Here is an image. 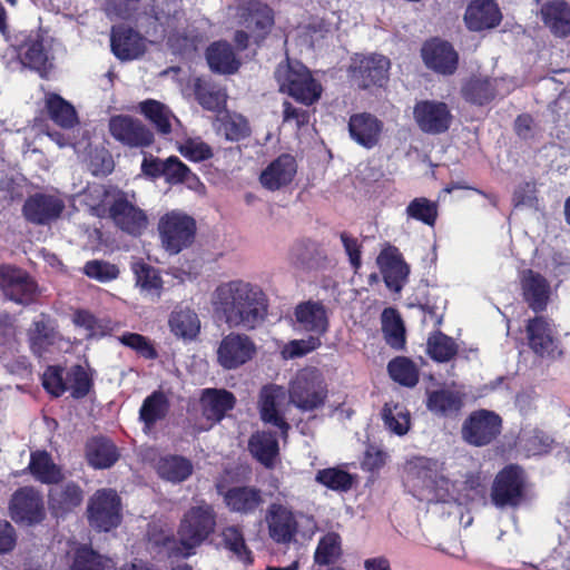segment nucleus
Here are the masks:
<instances>
[{
	"mask_svg": "<svg viewBox=\"0 0 570 570\" xmlns=\"http://www.w3.org/2000/svg\"><path fill=\"white\" fill-rule=\"evenodd\" d=\"M266 522L269 535L275 542L286 544L294 540L298 524L287 508L273 503L267 511Z\"/></svg>",
	"mask_w": 570,
	"mask_h": 570,
	"instance_id": "a878e982",
	"label": "nucleus"
},
{
	"mask_svg": "<svg viewBox=\"0 0 570 570\" xmlns=\"http://www.w3.org/2000/svg\"><path fill=\"white\" fill-rule=\"evenodd\" d=\"M139 110L150 122L155 125L159 132H170L171 114L165 105L154 99H147L139 104Z\"/></svg>",
	"mask_w": 570,
	"mask_h": 570,
	"instance_id": "3c124183",
	"label": "nucleus"
},
{
	"mask_svg": "<svg viewBox=\"0 0 570 570\" xmlns=\"http://www.w3.org/2000/svg\"><path fill=\"white\" fill-rule=\"evenodd\" d=\"M108 127L117 141L130 148L147 147L154 140V135L146 125L127 115L112 116Z\"/></svg>",
	"mask_w": 570,
	"mask_h": 570,
	"instance_id": "4468645a",
	"label": "nucleus"
},
{
	"mask_svg": "<svg viewBox=\"0 0 570 570\" xmlns=\"http://www.w3.org/2000/svg\"><path fill=\"white\" fill-rule=\"evenodd\" d=\"M9 513L16 523L32 525L45 518V504L41 494L32 487L17 489L9 503Z\"/></svg>",
	"mask_w": 570,
	"mask_h": 570,
	"instance_id": "9b49d317",
	"label": "nucleus"
},
{
	"mask_svg": "<svg viewBox=\"0 0 570 570\" xmlns=\"http://www.w3.org/2000/svg\"><path fill=\"white\" fill-rule=\"evenodd\" d=\"M53 485L48 494L49 508L53 515L62 517L81 504L83 491L76 482L69 481Z\"/></svg>",
	"mask_w": 570,
	"mask_h": 570,
	"instance_id": "cd10ccee",
	"label": "nucleus"
},
{
	"mask_svg": "<svg viewBox=\"0 0 570 570\" xmlns=\"http://www.w3.org/2000/svg\"><path fill=\"white\" fill-rule=\"evenodd\" d=\"M236 403L234 394L226 390L207 389L203 391L202 407L204 416L213 422H220Z\"/></svg>",
	"mask_w": 570,
	"mask_h": 570,
	"instance_id": "2f4dec72",
	"label": "nucleus"
},
{
	"mask_svg": "<svg viewBox=\"0 0 570 570\" xmlns=\"http://www.w3.org/2000/svg\"><path fill=\"white\" fill-rule=\"evenodd\" d=\"M422 58L429 69L444 76L453 75L459 66V53L454 47L439 38L424 42Z\"/></svg>",
	"mask_w": 570,
	"mask_h": 570,
	"instance_id": "f3484780",
	"label": "nucleus"
},
{
	"mask_svg": "<svg viewBox=\"0 0 570 570\" xmlns=\"http://www.w3.org/2000/svg\"><path fill=\"white\" fill-rule=\"evenodd\" d=\"M502 13L494 0H472L464 13V23L470 31H483L498 27Z\"/></svg>",
	"mask_w": 570,
	"mask_h": 570,
	"instance_id": "5701e85b",
	"label": "nucleus"
},
{
	"mask_svg": "<svg viewBox=\"0 0 570 570\" xmlns=\"http://www.w3.org/2000/svg\"><path fill=\"white\" fill-rule=\"evenodd\" d=\"M158 229L164 248L169 254H178L193 242L196 225L191 217L171 212L160 218Z\"/></svg>",
	"mask_w": 570,
	"mask_h": 570,
	"instance_id": "6e6552de",
	"label": "nucleus"
},
{
	"mask_svg": "<svg viewBox=\"0 0 570 570\" xmlns=\"http://www.w3.org/2000/svg\"><path fill=\"white\" fill-rule=\"evenodd\" d=\"M16 352V342H8L2 366L9 375L16 376L20 380H28L32 375V363L28 356Z\"/></svg>",
	"mask_w": 570,
	"mask_h": 570,
	"instance_id": "8fccbe9b",
	"label": "nucleus"
},
{
	"mask_svg": "<svg viewBox=\"0 0 570 570\" xmlns=\"http://www.w3.org/2000/svg\"><path fill=\"white\" fill-rule=\"evenodd\" d=\"M296 173L297 163L295 157L289 154H282L262 170L259 183L269 191L281 190L293 181Z\"/></svg>",
	"mask_w": 570,
	"mask_h": 570,
	"instance_id": "412c9836",
	"label": "nucleus"
},
{
	"mask_svg": "<svg viewBox=\"0 0 570 570\" xmlns=\"http://www.w3.org/2000/svg\"><path fill=\"white\" fill-rule=\"evenodd\" d=\"M340 239L342 242L345 254L348 257V262L354 273H357L362 266V244L358 238L354 237L347 232L340 233Z\"/></svg>",
	"mask_w": 570,
	"mask_h": 570,
	"instance_id": "774afa93",
	"label": "nucleus"
},
{
	"mask_svg": "<svg viewBox=\"0 0 570 570\" xmlns=\"http://www.w3.org/2000/svg\"><path fill=\"white\" fill-rule=\"evenodd\" d=\"M223 547L244 564L253 562L252 551L248 549L243 530L238 525H228L220 533Z\"/></svg>",
	"mask_w": 570,
	"mask_h": 570,
	"instance_id": "a18cd8bd",
	"label": "nucleus"
},
{
	"mask_svg": "<svg viewBox=\"0 0 570 570\" xmlns=\"http://www.w3.org/2000/svg\"><path fill=\"white\" fill-rule=\"evenodd\" d=\"M342 553V540L338 533L327 532L324 534L316 547L314 553L315 563L328 566L335 562Z\"/></svg>",
	"mask_w": 570,
	"mask_h": 570,
	"instance_id": "864d4df0",
	"label": "nucleus"
},
{
	"mask_svg": "<svg viewBox=\"0 0 570 570\" xmlns=\"http://www.w3.org/2000/svg\"><path fill=\"white\" fill-rule=\"evenodd\" d=\"M224 501L233 512L254 513L262 504L261 491L252 487H233L224 495Z\"/></svg>",
	"mask_w": 570,
	"mask_h": 570,
	"instance_id": "72a5a7b5",
	"label": "nucleus"
},
{
	"mask_svg": "<svg viewBox=\"0 0 570 570\" xmlns=\"http://www.w3.org/2000/svg\"><path fill=\"white\" fill-rule=\"evenodd\" d=\"M0 286L6 298L28 305L35 299L37 284L21 269H6L0 278Z\"/></svg>",
	"mask_w": 570,
	"mask_h": 570,
	"instance_id": "4be33fe9",
	"label": "nucleus"
},
{
	"mask_svg": "<svg viewBox=\"0 0 570 570\" xmlns=\"http://www.w3.org/2000/svg\"><path fill=\"white\" fill-rule=\"evenodd\" d=\"M413 117L424 134L441 135L446 132L453 121L449 106L438 100H420L413 108Z\"/></svg>",
	"mask_w": 570,
	"mask_h": 570,
	"instance_id": "f8f14e48",
	"label": "nucleus"
},
{
	"mask_svg": "<svg viewBox=\"0 0 570 570\" xmlns=\"http://www.w3.org/2000/svg\"><path fill=\"white\" fill-rule=\"evenodd\" d=\"M432 465L435 466V462L426 459H419L411 469L414 479L417 481L415 485L429 491L430 493L435 491L439 481H445L443 478L438 475L436 470L432 468Z\"/></svg>",
	"mask_w": 570,
	"mask_h": 570,
	"instance_id": "6e6d98bb",
	"label": "nucleus"
},
{
	"mask_svg": "<svg viewBox=\"0 0 570 570\" xmlns=\"http://www.w3.org/2000/svg\"><path fill=\"white\" fill-rule=\"evenodd\" d=\"M390 60L381 55H356L350 65L348 75L353 85L360 89L383 87L389 76Z\"/></svg>",
	"mask_w": 570,
	"mask_h": 570,
	"instance_id": "0eeeda50",
	"label": "nucleus"
},
{
	"mask_svg": "<svg viewBox=\"0 0 570 570\" xmlns=\"http://www.w3.org/2000/svg\"><path fill=\"white\" fill-rule=\"evenodd\" d=\"M405 212L409 218L434 227L439 217V204L426 197H416L409 203Z\"/></svg>",
	"mask_w": 570,
	"mask_h": 570,
	"instance_id": "09e8293b",
	"label": "nucleus"
},
{
	"mask_svg": "<svg viewBox=\"0 0 570 570\" xmlns=\"http://www.w3.org/2000/svg\"><path fill=\"white\" fill-rule=\"evenodd\" d=\"M120 342L132 350L146 360H155L157 352L150 342L142 335L137 333H125L120 336Z\"/></svg>",
	"mask_w": 570,
	"mask_h": 570,
	"instance_id": "338daca9",
	"label": "nucleus"
},
{
	"mask_svg": "<svg viewBox=\"0 0 570 570\" xmlns=\"http://www.w3.org/2000/svg\"><path fill=\"white\" fill-rule=\"evenodd\" d=\"M164 178L170 185L197 180L196 175L177 156L166 158Z\"/></svg>",
	"mask_w": 570,
	"mask_h": 570,
	"instance_id": "13d9d810",
	"label": "nucleus"
},
{
	"mask_svg": "<svg viewBox=\"0 0 570 570\" xmlns=\"http://www.w3.org/2000/svg\"><path fill=\"white\" fill-rule=\"evenodd\" d=\"M218 131L230 141L242 140L250 132L246 118L238 114H228L222 117Z\"/></svg>",
	"mask_w": 570,
	"mask_h": 570,
	"instance_id": "5fc2aeb1",
	"label": "nucleus"
},
{
	"mask_svg": "<svg viewBox=\"0 0 570 570\" xmlns=\"http://www.w3.org/2000/svg\"><path fill=\"white\" fill-rule=\"evenodd\" d=\"M540 19L554 38L570 37V2L548 0L541 4Z\"/></svg>",
	"mask_w": 570,
	"mask_h": 570,
	"instance_id": "b1692460",
	"label": "nucleus"
},
{
	"mask_svg": "<svg viewBox=\"0 0 570 570\" xmlns=\"http://www.w3.org/2000/svg\"><path fill=\"white\" fill-rule=\"evenodd\" d=\"M215 309L229 326L254 330L267 314V298L262 288L240 279L223 283L213 294Z\"/></svg>",
	"mask_w": 570,
	"mask_h": 570,
	"instance_id": "f257e3e1",
	"label": "nucleus"
},
{
	"mask_svg": "<svg viewBox=\"0 0 570 570\" xmlns=\"http://www.w3.org/2000/svg\"><path fill=\"white\" fill-rule=\"evenodd\" d=\"M171 332L180 338L194 340L200 331L198 315L188 307H177L169 317Z\"/></svg>",
	"mask_w": 570,
	"mask_h": 570,
	"instance_id": "37998d69",
	"label": "nucleus"
},
{
	"mask_svg": "<svg viewBox=\"0 0 570 570\" xmlns=\"http://www.w3.org/2000/svg\"><path fill=\"white\" fill-rule=\"evenodd\" d=\"M527 473L517 463L504 465L494 476L491 489V503L498 509H517L527 499Z\"/></svg>",
	"mask_w": 570,
	"mask_h": 570,
	"instance_id": "20e7f679",
	"label": "nucleus"
},
{
	"mask_svg": "<svg viewBox=\"0 0 570 570\" xmlns=\"http://www.w3.org/2000/svg\"><path fill=\"white\" fill-rule=\"evenodd\" d=\"M110 47L119 60H134L145 52V39L129 27L115 26L111 29Z\"/></svg>",
	"mask_w": 570,
	"mask_h": 570,
	"instance_id": "393cba45",
	"label": "nucleus"
},
{
	"mask_svg": "<svg viewBox=\"0 0 570 570\" xmlns=\"http://www.w3.org/2000/svg\"><path fill=\"white\" fill-rule=\"evenodd\" d=\"M206 59L210 70L220 75H233L240 66L233 47L225 41L212 43L207 48Z\"/></svg>",
	"mask_w": 570,
	"mask_h": 570,
	"instance_id": "f704fd0d",
	"label": "nucleus"
},
{
	"mask_svg": "<svg viewBox=\"0 0 570 570\" xmlns=\"http://www.w3.org/2000/svg\"><path fill=\"white\" fill-rule=\"evenodd\" d=\"M67 384L73 399H83L92 387V379L85 367L75 365L67 373Z\"/></svg>",
	"mask_w": 570,
	"mask_h": 570,
	"instance_id": "4d7b16f0",
	"label": "nucleus"
},
{
	"mask_svg": "<svg viewBox=\"0 0 570 570\" xmlns=\"http://www.w3.org/2000/svg\"><path fill=\"white\" fill-rule=\"evenodd\" d=\"M426 352L433 361L445 363L455 357L459 346L451 336L438 330L428 337Z\"/></svg>",
	"mask_w": 570,
	"mask_h": 570,
	"instance_id": "c03bdc74",
	"label": "nucleus"
},
{
	"mask_svg": "<svg viewBox=\"0 0 570 570\" xmlns=\"http://www.w3.org/2000/svg\"><path fill=\"white\" fill-rule=\"evenodd\" d=\"M86 456L88 463L95 469H108L117 462L119 454L110 440L94 438L87 443Z\"/></svg>",
	"mask_w": 570,
	"mask_h": 570,
	"instance_id": "ea45409f",
	"label": "nucleus"
},
{
	"mask_svg": "<svg viewBox=\"0 0 570 570\" xmlns=\"http://www.w3.org/2000/svg\"><path fill=\"white\" fill-rule=\"evenodd\" d=\"M286 401V390L281 385L263 386L259 393V413L263 422L279 429L283 436L287 435L289 424L285 420L283 406Z\"/></svg>",
	"mask_w": 570,
	"mask_h": 570,
	"instance_id": "dca6fc26",
	"label": "nucleus"
},
{
	"mask_svg": "<svg viewBox=\"0 0 570 570\" xmlns=\"http://www.w3.org/2000/svg\"><path fill=\"white\" fill-rule=\"evenodd\" d=\"M87 512L92 528L108 532L120 523V499L111 489L98 490L90 498Z\"/></svg>",
	"mask_w": 570,
	"mask_h": 570,
	"instance_id": "1a4fd4ad",
	"label": "nucleus"
},
{
	"mask_svg": "<svg viewBox=\"0 0 570 570\" xmlns=\"http://www.w3.org/2000/svg\"><path fill=\"white\" fill-rule=\"evenodd\" d=\"M194 94L198 104L206 110L218 111L225 105V95L212 81L197 78L194 82Z\"/></svg>",
	"mask_w": 570,
	"mask_h": 570,
	"instance_id": "49530a36",
	"label": "nucleus"
},
{
	"mask_svg": "<svg viewBox=\"0 0 570 570\" xmlns=\"http://www.w3.org/2000/svg\"><path fill=\"white\" fill-rule=\"evenodd\" d=\"M169 406V401L164 392L154 391L149 394L139 409V420L144 423V431L151 430L157 422L164 420Z\"/></svg>",
	"mask_w": 570,
	"mask_h": 570,
	"instance_id": "a19ab883",
	"label": "nucleus"
},
{
	"mask_svg": "<svg viewBox=\"0 0 570 570\" xmlns=\"http://www.w3.org/2000/svg\"><path fill=\"white\" fill-rule=\"evenodd\" d=\"M529 347L540 357L557 358L562 355L550 323L543 316L528 320L525 325Z\"/></svg>",
	"mask_w": 570,
	"mask_h": 570,
	"instance_id": "a211bd4d",
	"label": "nucleus"
},
{
	"mask_svg": "<svg viewBox=\"0 0 570 570\" xmlns=\"http://www.w3.org/2000/svg\"><path fill=\"white\" fill-rule=\"evenodd\" d=\"M288 400L302 412H312L322 407L327 399V384L315 367L299 370L289 381Z\"/></svg>",
	"mask_w": 570,
	"mask_h": 570,
	"instance_id": "7ed1b4c3",
	"label": "nucleus"
},
{
	"mask_svg": "<svg viewBox=\"0 0 570 570\" xmlns=\"http://www.w3.org/2000/svg\"><path fill=\"white\" fill-rule=\"evenodd\" d=\"M255 345L244 334L226 335L217 350L218 363L226 370L237 368L253 357Z\"/></svg>",
	"mask_w": 570,
	"mask_h": 570,
	"instance_id": "aec40b11",
	"label": "nucleus"
},
{
	"mask_svg": "<svg viewBox=\"0 0 570 570\" xmlns=\"http://www.w3.org/2000/svg\"><path fill=\"white\" fill-rule=\"evenodd\" d=\"M520 284L528 306L534 313L543 312L550 296V285L546 277L532 269H525L522 272Z\"/></svg>",
	"mask_w": 570,
	"mask_h": 570,
	"instance_id": "bb28decb",
	"label": "nucleus"
},
{
	"mask_svg": "<svg viewBox=\"0 0 570 570\" xmlns=\"http://www.w3.org/2000/svg\"><path fill=\"white\" fill-rule=\"evenodd\" d=\"M42 386L51 395L58 397L68 391L67 377H63V368L48 366L42 375Z\"/></svg>",
	"mask_w": 570,
	"mask_h": 570,
	"instance_id": "e2e57ef3",
	"label": "nucleus"
},
{
	"mask_svg": "<svg viewBox=\"0 0 570 570\" xmlns=\"http://www.w3.org/2000/svg\"><path fill=\"white\" fill-rule=\"evenodd\" d=\"M28 470L37 481L43 484H57L63 478L61 469L47 451L32 452Z\"/></svg>",
	"mask_w": 570,
	"mask_h": 570,
	"instance_id": "e433bc0d",
	"label": "nucleus"
},
{
	"mask_svg": "<svg viewBox=\"0 0 570 570\" xmlns=\"http://www.w3.org/2000/svg\"><path fill=\"white\" fill-rule=\"evenodd\" d=\"M462 406V396L456 391L439 389L428 393L426 407L435 415L454 416L461 411Z\"/></svg>",
	"mask_w": 570,
	"mask_h": 570,
	"instance_id": "c9c22d12",
	"label": "nucleus"
},
{
	"mask_svg": "<svg viewBox=\"0 0 570 570\" xmlns=\"http://www.w3.org/2000/svg\"><path fill=\"white\" fill-rule=\"evenodd\" d=\"M394 382L403 386L413 387L419 382V370L407 357H394Z\"/></svg>",
	"mask_w": 570,
	"mask_h": 570,
	"instance_id": "052dcab7",
	"label": "nucleus"
},
{
	"mask_svg": "<svg viewBox=\"0 0 570 570\" xmlns=\"http://www.w3.org/2000/svg\"><path fill=\"white\" fill-rule=\"evenodd\" d=\"M65 207V200L59 195L39 191L27 197L22 215L31 224L46 226L57 220Z\"/></svg>",
	"mask_w": 570,
	"mask_h": 570,
	"instance_id": "9d476101",
	"label": "nucleus"
},
{
	"mask_svg": "<svg viewBox=\"0 0 570 570\" xmlns=\"http://www.w3.org/2000/svg\"><path fill=\"white\" fill-rule=\"evenodd\" d=\"M179 153L188 160L198 163L213 157L209 145L199 138H188L179 146Z\"/></svg>",
	"mask_w": 570,
	"mask_h": 570,
	"instance_id": "0e129e2a",
	"label": "nucleus"
},
{
	"mask_svg": "<svg viewBox=\"0 0 570 570\" xmlns=\"http://www.w3.org/2000/svg\"><path fill=\"white\" fill-rule=\"evenodd\" d=\"M107 561L91 548L82 546L76 550L70 570H105Z\"/></svg>",
	"mask_w": 570,
	"mask_h": 570,
	"instance_id": "bf43d9fd",
	"label": "nucleus"
},
{
	"mask_svg": "<svg viewBox=\"0 0 570 570\" xmlns=\"http://www.w3.org/2000/svg\"><path fill=\"white\" fill-rule=\"evenodd\" d=\"M46 107L51 120L62 128H71L77 122L73 106L57 94L46 97Z\"/></svg>",
	"mask_w": 570,
	"mask_h": 570,
	"instance_id": "de8ad7c7",
	"label": "nucleus"
},
{
	"mask_svg": "<svg viewBox=\"0 0 570 570\" xmlns=\"http://www.w3.org/2000/svg\"><path fill=\"white\" fill-rule=\"evenodd\" d=\"M56 323L48 315L41 314L32 322L28 332L30 350L37 356H42L58 340Z\"/></svg>",
	"mask_w": 570,
	"mask_h": 570,
	"instance_id": "c756f323",
	"label": "nucleus"
},
{
	"mask_svg": "<svg viewBox=\"0 0 570 570\" xmlns=\"http://www.w3.org/2000/svg\"><path fill=\"white\" fill-rule=\"evenodd\" d=\"M348 131L354 141L371 149L380 140L382 122L371 114H355L350 117Z\"/></svg>",
	"mask_w": 570,
	"mask_h": 570,
	"instance_id": "c85d7f7f",
	"label": "nucleus"
},
{
	"mask_svg": "<svg viewBox=\"0 0 570 570\" xmlns=\"http://www.w3.org/2000/svg\"><path fill=\"white\" fill-rule=\"evenodd\" d=\"M21 43L13 42L12 40L9 42L14 48L19 63L22 67L37 71L42 78L47 77L52 68V61L43 40L39 36L27 37L21 35Z\"/></svg>",
	"mask_w": 570,
	"mask_h": 570,
	"instance_id": "2eb2a0df",
	"label": "nucleus"
},
{
	"mask_svg": "<svg viewBox=\"0 0 570 570\" xmlns=\"http://www.w3.org/2000/svg\"><path fill=\"white\" fill-rule=\"evenodd\" d=\"M295 317L298 326L309 333L323 335L328 327L325 307L318 302H304L296 306Z\"/></svg>",
	"mask_w": 570,
	"mask_h": 570,
	"instance_id": "7c9ffc66",
	"label": "nucleus"
},
{
	"mask_svg": "<svg viewBox=\"0 0 570 570\" xmlns=\"http://www.w3.org/2000/svg\"><path fill=\"white\" fill-rule=\"evenodd\" d=\"M248 449L258 462L271 468L279 450L277 436L269 431H258L250 436Z\"/></svg>",
	"mask_w": 570,
	"mask_h": 570,
	"instance_id": "4c0bfd02",
	"label": "nucleus"
},
{
	"mask_svg": "<svg viewBox=\"0 0 570 570\" xmlns=\"http://www.w3.org/2000/svg\"><path fill=\"white\" fill-rule=\"evenodd\" d=\"M502 417L491 410L471 412L462 424L463 440L473 446L491 444L502 432Z\"/></svg>",
	"mask_w": 570,
	"mask_h": 570,
	"instance_id": "423d86ee",
	"label": "nucleus"
},
{
	"mask_svg": "<svg viewBox=\"0 0 570 570\" xmlns=\"http://www.w3.org/2000/svg\"><path fill=\"white\" fill-rule=\"evenodd\" d=\"M83 273L92 279L105 283L116 279L119 275V269L110 263L94 259L86 263Z\"/></svg>",
	"mask_w": 570,
	"mask_h": 570,
	"instance_id": "69168bd1",
	"label": "nucleus"
},
{
	"mask_svg": "<svg viewBox=\"0 0 570 570\" xmlns=\"http://www.w3.org/2000/svg\"><path fill=\"white\" fill-rule=\"evenodd\" d=\"M353 475L341 468L318 470L315 481L333 491L347 492L353 487Z\"/></svg>",
	"mask_w": 570,
	"mask_h": 570,
	"instance_id": "603ef678",
	"label": "nucleus"
},
{
	"mask_svg": "<svg viewBox=\"0 0 570 570\" xmlns=\"http://www.w3.org/2000/svg\"><path fill=\"white\" fill-rule=\"evenodd\" d=\"M109 215L121 230L132 236L141 235L148 225L145 212L129 202L125 194L115 197Z\"/></svg>",
	"mask_w": 570,
	"mask_h": 570,
	"instance_id": "6ab92c4d",
	"label": "nucleus"
},
{
	"mask_svg": "<svg viewBox=\"0 0 570 570\" xmlns=\"http://www.w3.org/2000/svg\"><path fill=\"white\" fill-rule=\"evenodd\" d=\"M193 471L191 461L181 455H166L160 458L157 463L159 476L175 484L187 480Z\"/></svg>",
	"mask_w": 570,
	"mask_h": 570,
	"instance_id": "79ce46f5",
	"label": "nucleus"
},
{
	"mask_svg": "<svg viewBox=\"0 0 570 570\" xmlns=\"http://www.w3.org/2000/svg\"><path fill=\"white\" fill-rule=\"evenodd\" d=\"M321 336L322 335L312 333L307 338L291 341L283 348V357L286 360H293L315 351L321 346Z\"/></svg>",
	"mask_w": 570,
	"mask_h": 570,
	"instance_id": "680f3d73",
	"label": "nucleus"
},
{
	"mask_svg": "<svg viewBox=\"0 0 570 570\" xmlns=\"http://www.w3.org/2000/svg\"><path fill=\"white\" fill-rule=\"evenodd\" d=\"M136 286L139 287L141 295L156 302L160 298L163 291V279L158 269L147 263L138 262L132 265Z\"/></svg>",
	"mask_w": 570,
	"mask_h": 570,
	"instance_id": "58836bf2",
	"label": "nucleus"
},
{
	"mask_svg": "<svg viewBox=\"0 0 570 570\" xmlns=\"http://www.w3.org/2000/svg\"><path fill=\"white\" fill-rule=\"evenodd\" d=\"M238 16L257 45L265 39L274 24L273 10L259 0H243L238 7Z\"/></svg>",
	"mask_w": 570,
	"mask_h": 570,
	"instance_id": "ddd939ff",
	"label": "nucleus"
},
{
	"mask_svg": "<svg viewBox=\"0 0 570 570\" xmlns=\"http://www.w3.org/2000/svg\"><path fill=\"white\" fill-rule=\"evenodd\" d=\"M275 79L282 92L295 100L309 106L321 97V86L311 76L308 69L296 63H279L275 70Z\"/></svg>",
	"mask_w": 570,
	"mask_h": 570,
	"instance_id": "39448f33",
	"label": "nucleus"
},
{
	"mask_svg": "<svg viewBox=\"0 0 570 570\" xmlns=\"http://www.w3.org/2000/svg\"><path fill=\"white\" fill-rule=\"evenodd\" d=\"M497 83L489 77H470L461 88L462 98L475 106L489 105L497 97Z\"/></svg>",
	"mask_w": 570,
	"mask_h": 570,
	"instance_id": "473e14b6",
	"label": "nucleus"
},
{
	"mask_svg": "<svg viewBox=\"0 0 570 570\" xmlns=\"http://www.w3.org/2000/svg\"><path fill=\"white\" fill-rule=\"evenodd\" d=\"M216 525L215 513L210 505L200 504L191 507L183 517L177 539H167L165 547L170 557L188 558L195 553L214 531Z\"/></svg>",
	"mask_w": 570,
	"mask_h": 570,
	"instance_id": "f03ea898",
	"label": "nucleus"
}]
</instances>
